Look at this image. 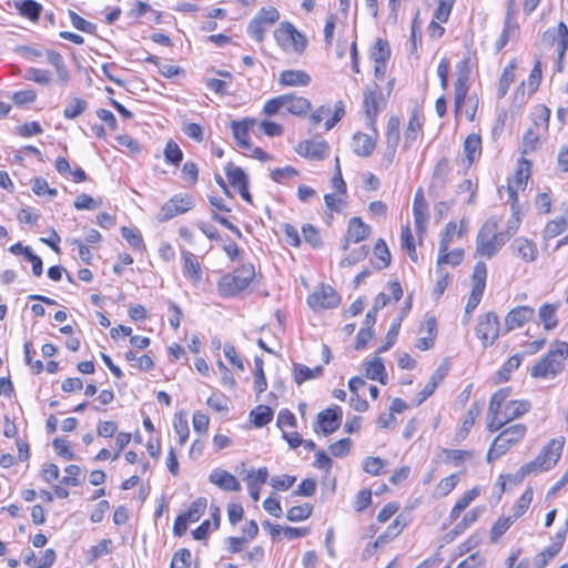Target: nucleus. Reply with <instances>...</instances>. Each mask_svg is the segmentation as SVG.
<instances>
[{
  "label": "nucleus",
  "instance_id": "f257e3e1",
  "mask_svg": "<svg viewBox=\"0 0 568 568\" xmlns=\"http://www.w3.org/2000/svg\"><path fill=\"white\" fill-rule=\"evenodd\" d=\"M510 394L511 387H504L490 397L486 425L488 432L495 433L530 410L531 404L529 400H508Z\"/></svg>",
  "mask_w": 568,
  "mask_h": 568
},
{
  "label": "nucleus",
  "instance_id": "f03ea898",
  "mask_svg": "<svg viewBox=\"0 0 568 568\" xmlns=\"http://www.w3.org/2000/svg\"><path fill=\"white\" fill-rule=\"evenodd\" d=\"M508 236L499 231V221L496 217L488 219L480 227L476 236V256L491 258L506 244Z\"/></svg>",
  "mask_w": 568,
  "mask_h": 568
},
{
  "label": "nucleus",
  "instance_id": "7ed1b4c3",
  "mask_svg": "<svg viewBox=\"0 0 568 568\" xmlns=\"http://www.w3.org/2000/svg\"><path fill=\"white\" fill-rule=\"evenodd\" d=\"M568 358V343L557 342L530 369L531 377L554 379L565 368Z\"/></svg>",
  "mask_w": 568,
  "mask_h": 568
},
{
  "label": "nucleus",
  "instance_id": "20e7f679",
  "mask_svg": "<svg viewBox=\"0 0 568 568\" xmlns=\"http://www.w3.org/2000/svg\"><path fill=\"white\" fill-rule=\"evenodd\" d=\"M527 434V426L524 424H513L503 429L493 440L487 452V463H493L518 445Z\"/></svg>",
  "mask_w": 568,
  "mask_h": 568
},
{
  "label": "nucleus",
  "instance_id": "39448f33",
  "mask_svg": "<svg viewBox=\"0 0 568 568\" xmlns=\"http://www.w3.org/2000/svg\"><path fill=\"white\" fill-rule=\"evenodd\" d=\"M564 445L565 438L561 436L551 439L547 445L542 447L534 460L521 466L520 473L523 476L554 468L561 457Z\"/></svg>",
  "mask_w": 568,
  "mask_h": 568
},
{
  "label": "nucleus",
  "instance_id": "423d86ee",
  "mask_svg": "<svg viewBox=\"0 0 568 568\" xmlns=\"http://www.w3.org/2000/svg\"><path fill=\"white\" fill-rule=\"evenodd\" d=\"M255 277V268L252 264H244L233 273L225 274L217 284L222 296H233L245 290Z\"/></svg>",
  "mask_w": 568,
  "mask_h": 568
},
{
  "label": "nucleus",
  "instance_id": "0eeeda50",
  "mask_svg": "<svg viewBox=\"0 0 568 568\" xmlns=\"http://www.w3.org/2000/svg\"><path fill=\"white\" fill-rule=\"evenodd\" d=\"M550 118V110L546 106H540L537 110L532 125L526 131L523 144L521 153L528 154L536 151L541 143V138L548 131V123Z\"/></svg>",
  "mask_w": 568,
  "mask_h": 568
},
{
  "label": "nucleus",
  "instance_id": "6e6552de",
  "mask_svg": "<svg viewBox=\"0 0 568 568\" xmlns=\"http://www.w3.org/2000/svg\"><path fill=\"white\" fill-rule=\"evenodd\" d=\"M274 38L284 50L294 53L304 52L307 45L306 38L290 22L281 23L274 31Z\"/></svg>",
  "mask_w": 568,
  "mask_h": 568
},
{
  "label": "nucleus",
  "instance_id": "1a4fd4ad",
  "mask_svg": "<svg viewBox=\"0 0 568 568\" xmlns=\"http://www.w3.org/2000/svg\"><path fill=\"white\" fill-rule=\"evenodd\" d=\"M341 296L329 285H320L307 296V305L314 312L332 310L338 306Z\"/></svg>",
  "mask_w": 568,
  "mask_h": 568
},
{
  "label": "nucleus",
  "instance_id": "9d476101",
  "mask_svg": "<svg viewBox=\"0 0 568 568\" xmlns=\"http://www.w3.org/2000/svg\"><path fill=\"white\" fill-rule=\"evenodd\" d=\"M475 332L484 347L493 345L500 333V323L497 314L488 312L480 315Z\"/></svg>",
  "mask_w": 568,
  "mask_h": 568
},
{
  "label": "nucleus",
  "instance_id": "9b49d317",
  "mask_svg": "<svg viewBox=\"0 0 568 568\" xmlns=\"http://www.w3.org/2000/svg\"><path fill=\"white\" fill-rule=\"evenodd\" d=\"M530 162L524 158L518 161L517 170L511 179L508 180L506 186L508 202H513V206L518 203V192L524 191L530 176Z\"/></svg>",
  "mask_w": 568,
  "mask_h": 568
},
{
  "label": "nucleus",
  "instance_id": "f8f14e48",
  "mask_svg": "<svg viewBox=\"0 0 568 568\" xmlns=\"http://www.w3.org/2000/svg\"><path fill=\"white\" fill-rule=\"evenodd\" d=\"M400 121L397 116L389 118L385 132L386 146L381 164L388 169L393 163L400 136Z\"/></svg>",
  "mask_w": 568,
  "mask_h": 568
},
{
  "label": "nucleus",
  "instance_id": "ddd939ff",
  "mask_svg": "<svg viewBox=\"0 0 568 568\" xmlns=\"http://www.w3.org/2000/svg\"><path fill=\"white\" fill-rule=\"evenodd\" d=\"M194 206V200L191 195L176 194L166 201L158 215L159 221L164 222L179 214L190 211Z\"/></svg>",
  "mask_w": 568,
  "mask_h": 568
},
{
  "label": "nucleus",
  "instance_id": "4468645a",
  "mask_svg": "<svg viewBox=\"0 0 568 568\" xmlns=\"http://www.w3.org/2000/svg\"><path fill=\"white\" fill-rule=\"evenodd\" d=\"M181 258L184 276L191 282L193 286H197L203 280V270L199 257L192 252L183 250L181 252Z\"/></svg>",
  "mask_w": 568,
  "mask_h": 568
},
{
  "label": "nucleus",
  "instance_id": "2eb2a0df",
  "mask_svg": "<svg viewBox=\"0 0 568 568\" xmlns=\"http://www.w3.org/2000/svg\"><path fill=\"white\" fill-rule=\"evenodd\" d=\"M371 234L369 225L365 224L359 217H352L348 221V227L342 240V248L348 250L351 243H358L366 240Z\"/></svg>",
  "mask_w": 568,
  "mask_h": 568
},
{
  "label": "nucleus",
  "instance_id": "dca6fc26",
  "mask_svg": "<svg viewBox=\"0 0 568 568\" xmlns=\"http://www.w3.org/2000/svg\"><path fill=\"white\" fill-rule=\"evenodd\" d=\"M378 90H379L378 85L376 84L374 88L367 87L363 93V95H364L363 106H364L365 114L367 118V125L371 129H374L376 118H377L378 113L381 112V110L383 109V102L377 99Z\"/></svg>",
  "mask_w": 568,
  "mask_h": 568
},
{
  "label": "nucleus",
  "instance_id": "f3484780",
  "mask_svg": "<svg viewBox=\"0 0 568 568\" xmlns=\"http://www.w3.org/2000/svg\"><path fill=\"white\" fill-rule=\"evenodd\" d=\"M535 316V310L530 306H517L510 310L505 317V333L520 328Z\"/></svg>",
  "mask_w": 568,
  "mask_h": 568
},
{
  "label": "nucleus",
  "instance_id": "a211bd4d",
  "mask_svg": "<svg viewBox=\"0 0 568 568\" xmlns=\"http://www.w3.org/2000/svg\"><path fill=\"white\" fill-rule=\"evenodd\" d=\"M513 255L526 263L535 262L538 257V248L535 242L526 237H516L509 246Z\"/></svg>",
  "mask_w": 568,
  "mask_h": 568
},
{
  "label": "nucleus",
  "instance_id": "6ab92c4d",
  "mask_svg": "<svg viewBox=\"0 0 568 568\" xmlns=\"http://www.w3.org/2000/svg\"><path fill=\"white\" fill-rule=\"evenodd\" d=\"M413 214L416 231L419 235H422L426 231L428 222V205L422 189H418L415 193L413 202Z\"/></svg>",
  "mask_w": 568,
  "mask_h": 568
},
{
  "label": "nucleus",
  "instance_id": "aec40b11",
  "mask_svg": "<svg viewBox=\"0 0 568 568\" xmlns=\"http://www.w3.org/2000/svg\"><path fill=\"white\" fill-rule=\"evenodd\" d=\"M209 481L224 491H240L241 483L230 471L215 468L209 475Z\"/></svg>",
  "mask_w": 568,
  "mask_h": 568
},
{
  "label": "nucleus",
  "instance_id": "412c9836",
  "mask_svg": "<svg viewBox=\"0 0 568 568\" xmlns=\"http://www.w3.org/2000/svg\"><path fill=\"white\" fill-rule=\"evenodd\" d=\"M372 130L374 131V135H368L362 132H357L353 135L352 150L357 155L369 156L374 152L377 141V131L375 126Z\"/></svg>",
  "mask_w": 568,
  "mask_h": 568
},
{
  "label": "nucleus",
  "instance_id": "4be33fe9",
  "mask_svg": "<svg viewBox=\"0 0 568 568\" xmlns=\"http://www.w3.org/2000/svg\"><path fill=\"white\" fill-rule=\"evenodd\" d=\"M341 418L342 409L335 406L334 408H327L318 414L317 425L322 433L328 435L338 428Z\"/></svg>",
  "mask_w": 568,
  "mask_h": 568
},
{
  "label": "nucleus",
  "instance_id": "5701e85b",
  "mask_svg": "<svg viewBox=\"0 0 568 568\" xmlns=\"http://www.w3.org/2000/svg\"><path fill=\"white\" fill-rule=\"evenodd\" d=\"M255 124L254 119H245L243 121H233L231 124L233 136L237 145L243 150H251L250 129Z\"/></svg>",
  "mask_w": 568,
  "mask_h": 568
},
{
  "label": "nucleus",
  "instance_id": "b1692460",
  "mask_svg": "<svg viewBox=\"0 0 568 568\" xmlns=\"http://www.w3.org/2000/svg\"><path fill=\"white\" fill-rule=\"evenodd\" d=\"M47 61L55 69L58 84L62 88L65 87L70 81L71 74L63 57L57 51L49 50L47 52Z\"/></svg>",
  "mask_w": 568,
  "mask_h": 568
},
{
  "label": "nucleus",
  "instance_id": "393cba45",
  "mask_svg": "<svg viewBox=\"0 0 568 568\" xmlns=\"http://www.w3.org/2000/svg\"><path fill=\"white\" fill-rule=\"evenodd\" d=\"M297 153L313 160H322L327 155L328 145L324 141H305L298 144Z\"/></svg>",
  "mask_w": 568,
  "mask_h": 568
},
{
  "label": "nucleus",
  "instance_id": "a878e982",
  "mask_svg": "<svg viewBox=\"0 0 568 568\" xmlns=\"http://www.w3.org/2000/svg\"><path fill=\"white\" fill-rule=\"evenodd\" d=\"M268 470L266 467H261L257 470H252L246 476L248 494L254 501L260 499V491L262 486L266 483Z\"/></svg>",
  "mask_w": 568,
  "mask_h": 568
},
{
  "label": "nucleus",
  "instance_id": "bb28decb",
  "mask_svg": "<svg viewBox=\"0 0 568 568\" xmlns=\"http://www.w3.org/2000/svg\"><path fill=\"white\" fill-rule=\"evenodd\" d=\"M278 83L283 87H307L311 75L303 70H284L278 75Z\"/></svg>",
  "mask_w": 568,
  "mask_h": 568
},
{
  "label": "nucleus",
  "instance_id": "cd10ccee",
  "mask_svg": "<svg viewBox=\"0 0 568 568\" xmlns=\"http://www.w3.org/2000/svg\"><path fill=\"white\" fill-rule=\"evenodd\" d=\"M376 355L364 363L365 376L372 381H378L381 384L385 385L387 383V373L384 366L382 358Z\"/></svg>",
  "mask_w": 568,
  "mask_h": 568
},
{
  "label": "nucleus",
  "instance_id": "c85d7f7f",
  "mask_svg": "<svg viewBox=\"0 0 568 568\" xmlns=\"http://www.w3.org/2000/svg\"><path fill=\"white\" fill-rule=\"evenodd\" d=\"M466 229H467V222L464 220L460 222L459 226H457V223L455 221L448 222L444 232L440 235L438 251L448 250L449 245L453 241V237L454 236H457L459 239L463 237L464 233L466 232Z\"/></svg>",
  "mask_w": 568,
  "mask_h": 568
},
{
  "label": "nucleus",
  "instance_id": "c756f323",
  "mask_svg": "<svg viewBox=\"0 0 568 568\" xmlns=\"http://www.w3.org/2000/svg\"><path fill=\"white\" fill-rule=\"evenodd\" d=\"M285 99L284 108L294 115H304L311 109V102L304 97L293 94H283Z\"/></svg>",
  "mask_w": 568,
  "mask_h": 568
},
{
  "label": "nucleus",
  "instance_id": "7c9ffc66",
  "mask_svg": "<svg viewBox=\"0 0 568 568\" xmlns=\"http://www.w3.org/2000/svg\"><path fill=\"white\" fill-rule=\"evenodd\" d=\"M559 304H550L545 303L540 306L538 311V316L540 322L542 323V326L546 331H551L557 327L558 325V318H557V311H558Z\"/></svg>",
  "mask_w": 568,
  "mask_h": 568
},
{
  "label": "nucleus",
  "instance_id": "2f4dec72",
  "mask_svg": "<svg viewBox=\"0 0 568 568\" xmlns=\"http://www.w3.org/2000/svg\"><path fill=\"white\" fill-rule=\"evenodd\" d=\"M422 129L419 116L413 112L409 116L405 134H404V149H409L418 139Z\"/></svg>",
  "mask_w": 568,
  "mask_h": 568
},
{
  "label": "nucleus",
  "instance_id": "473e14b6",
  "mask_svg": "<svg viewBox=\"0 0 568 568\" xmlns=\"http://www.w3.org/2000/svg\"><path fill=\"white\" fill-rule=\"evenodd\" d=\"M323 367L316 366L314 368H310L302 364H294L293 376L294 381L297 385H302L306 381L315 379L322 376Z\"/></svg>",
  "mask_w": 568,
  "mask_h": 568
},
{
  "label": "nucleus",
  "instance_id": "72a5a7b5",
  "mask_svg": "<svg viewBox=\"0 0 568 568\" xmlns=\"http://www.w3.org/2000/svg\"><path fill=\"white\" fill-rule=\"evenodd\" d=\"M464 152L469 164L479 159L481 154V138L479 134L471 133L467 135L464 141Z\"/></svg>",
  "mask_w": 568,
  "mask_h": 568
},
{
  "label": "nucleus",
  "instance_id": "f704fd0d",
  "mask_svg": "<svg viewBox=\"0 0 568 568\" xmlns=\"http://www.w3.org/2000/svg\"><path fill=\"white\" fill-rule=\"evenodd\" d=\"M469 91V83L455 81L454 82V109L456 116L460 115L464 102L467 101Z\"/></svg>",
  "mask_w": 568,
  "mask_h": 568
},
{
  "label": "nucleus",
  "instance_id": "c9c22d12",
  "mask_svg": "<svg viewBox=\"0 0 568 568\" xmlns=\"http://www.w3.org/2000/svg\"><path fill=\"white\" fill-rule=\"evenodd\" d=\"M480 412H481V409L477 404H474L469 407V409L467 410V413L464 417L462 427H460L459 432L457 433L458 439H464L467 437V435L469 434L471 427L474 426L477 417L480 415Z\"/></svg>",
  "mask_w": 568,
  "mask_h": 568
},
{
  "label": "nucleus",
  "instance_id": "e433bc0d",
  "mask_svg": "<svg viewBox=\"0 0 568 568\" xmlns=\"http://www.w3.org/2000/svg\"><path fill=\"white\" fill-rule=\"evenodd\" d=\"M390 57L389 44L386 40L377 39L372 47L369 58L374 63H387Z\"/></svg>",
  "mask_w": 568,
  "mask_h": 568
},
{
  "label": "nucleus",
  "instance_id": "4c0bfd02",
  "mask_svg": "<svg viewBox=\"0 0 568 568\" xmlns=\"http://www.w3.org/2000/svg\"><path fill=\"white\" fill-rule=\"evenodd\" d=\"M464 258V251L463 250H454V251H439L438 258H437V272L442 271L443 264H449L452 266H457L462 263Z\"/></svg>",
  "mask_w": 568,
  "mask_h": 568
},
{
  "label": "nucleus",
  "instance_id": "58836bf2",
  "mask_svg": "<svg viewBox=\"0 0 568 568\" xmlns=\"http://www.w3.org/2000/svg\"><path fill=\"white\" fill-rule=\"evenodd\" d=\"M518 31V24L515 20H513L509 16L506 18L503 31L496 41V50L500 51L508 43L510 37L515 36Z\"/></svg>",
  "mask_w": 568,
  "mask_h": 568
},
{
  "label": "nucleus",
  "instance_id": "ea45409f",
  "mask_svg": "<svg viewBox=\"0 0 568 568\" xmlns=\"http://www.w3.org/2000/svg\"><path fill=\"white\" fill-rule=\"evenodd\" d=\"M568 229V220L565 217H558L549 221L544 230V240H551L559 234L564 233Z\"/></svg>",
  "mask_w": 568,
  "mask_h": 568
},
{
  "label": "nucleus",
  "instance_id": "a19ab883",
  "mask_svg": "<svg viewBox=\"0 0 568 568\" xmlns=\"http://www.w3.org/2000/svg\"><path fill=\"white\" fill-rule=\"evenodd\" d=\"M225 174L229 180V183L234 187L239 189L244 184H248L247 176L245 172L233 164H227L225 168Z\"/></svg>",
  "mask_w": 568,
  "mask_h": 568
},
{
  "label": "nucleus",
  "instance_id": "79ce46f5",
  "mask_svg": "<svg viewBox=\"0 0 568 568\" xmlns=\"http://www.w3.org/2000/svg\"><path fill=\"white\" fill-rule=\"evenodd\" d=\"M516 63L510 62L503 71L498 85V98L506 95L510 84L515 81Z\"/></svg>",
  "mask_w": 568,
  "mask_h": 568
},
{
  "label": "nucleus",
  "instance_id": "37998d69",
  "mask_svg": "<svg viewBox=\"0 0 568 568\" xmlns=\"http://www.w3.org/2000/svg\"><path fill=\"white\" fill-rule=\"evenodd\" d=\"M207 507V500L204 497H200L196 500H194L189 510L183 513L182 515L185 517V519L190 523L197 521L201 516L204 514L205 509Z\"/></svg>",
  "mask_w": 568,
  "mask_h": 568
},
{
  "label": "nucleus",
  "instance_id": "c03bdc74",
  "mask_svg": "<svg viewBox=\"0 0 568 568\" xmlns=\"http://www.w3.org/2000/svg\"><path fill=\"white\" fill-rule=\"evenodd\" d=\"M121 234H122L123 239L134 250L140 251V252L145 250V245H144L142 235L136 229L123 226V227H121Z\"/></svg>",
  "mask_w": 568,
  "mask_h": 568
},
{
  "label": "nucleus",
  "instance_id": "a18cd8bd",
  "mask_svg": "<svg viewBox=\"0 0 568 568\" xmlns=\"http://www.w3.org/2000/svg\"><path fill=\"white\" fill-rule=\"evenodd\" d=\"M19 13L31 21H37L40 17L42 7L33 0H24L17 6Z\"/></svg>",
  "mask_w": 568,
  "mask_h": 568
},
{
  "label": "nucleus",
  "instance_id": "49530a36",
  "mask_svg": "<svg viewBox=\"0 0 568 568\" xmlns=\"http://www.w3.org/2000/svg\"><path fill=\"white\" fill-rule=\"evenodd\" d=\"M402 247L407 251V254L412 262L416 263L418 260L416 247L414 244V237L408 225L403 226L400 234Z\"/></svg>",
  "mask_w": 568,
  "mask_h": 568
},
{
  "label": "nucleus",
  "instance_id": "de8ad7c7",
  "mask_svg": "<svg viewBox=\"0 0 568 568\" xmlns=\"http://www.w3.org/2000/svg\"><path fill=\"white\" fill-rule=\"evenodd\" d=\"M253 423L257 427L267 425L273 418V410L268 406L260 405L251 412Z\"/></svg>",
  "mask_w": 568,
  "mask_h": 568
},
{
  "label": "nucleus",
  "instance_id": "09e8293b",
  "mask_svg": "<svg viewBox=\"0 0 568 568\" xmlns=\"http://www.w3.org/2000/svg\"><path fill=\"white\" fill-rule=\"evenodd\" d=\"M313 507L310 504H303L300 506H293L287 509L286 518L290 521H302L311 517Z\"/></svg>",
  "mask_w": 568,
  "mask_h": 568
},
{
  "label": "nucleus",
  "instance_id": "8fccbe9b",
  "mask_svg": "<svg viewBox=\"0 0 568 568\" xmlns=\"http://www.w3.org/2000/svg\"><path fill=\"white\" fill-rule=\"evenodd\" d=\"M487 278V267L484 262L476 263L471 276L473 287L474 290L485 291Z\"/></svg>",
  "mask_w": 568,
  "mask_h": 568
},
{
  "label": "nucleus",
  "instance_id": "3c124183",
  "mask_svg": "<svg viewBox=\"0 0 568 568\" xmlns=\"http://www.w3.org/2000/svg\"><path fill=\"white\" fill-rule=\"evenodd\" d=\"M558 36H559V41L557 43V53H558V59H559L558 71H561V69H562L561 61H562V58L568 49V28L564 22H560L558 26Z\"/></svg>",
  "mask_w": 568,
  "mask_h": 568
},
{
  "label": "nucleus",
  "instance_id": "603ef678",
  "mask_svg": "<svg viewBox=\"0 0 568 568\" xmlns=\"http://www.w3.org/2000/svg\"><path fill=\"white\" fill-rule=\"evenodd\" d=\"M24 78L29 81L43 85H49L52 82V74L50 71L37 68H29Z\"/></svg>",
  "mask_w": 568,
  "mask_h": 568
},
{
  "label": "nucleus",
  "instance_id": "864d4df0",
  "mask_svg": "<svg viewBox=\"0 0 568 568\" xmlns=\"http://www.w3.org/2000/svg\"><path fill=\"white\" fill-rule=\"evenodd\" d=\"M521 361H523V356L520 354L510 356L505 362L501 369L498 372L499 381H503V382L508 381L510 377V374L520 366Z\"/></svg>",
  "mask_w": 568,
  "mask_h": 568
},
{
  "label": "nucleus",
  "instance_id": "5fc2aeb1",
  "mask_svg": "<svg viewBox=\"0 0 568 568\" xmlns=\"http://www.w3.org/2000/svg\"><path fill=\"white\" fill-rule=\"evenodd\" d=\"M532 496H534L532 489L527 488L523 493V495L519 497L516 505L514 506V514L511 516L515 520L518 519L519 517H521L526 513L529 505L531 504Z\"/></svg>",
  "mask_w": 568,
  "mask_h": 568
},
{
  "label": "nucleus",
  "instance_id": "6e6d98bb",
  "mask_svg": "<svg viewBox=\"0 0 568 568\" xmlns=\"http://www.w3.org/2000/svg\"><path fill=\"white\" fill-rule=\"evenodd\" d=\"M87 105V101L79 98H73L65 106L63 115L69 120L75 119L85 111Z\"/></svg>",
  "mask_w": 568,
  "mask_h": 568
},
{
  "label": "nucleus",
  "instance_id": "4d7b16f0",
  "mask_svg": "<svg viewBox=\"0 0 568 568\" xmlns=\"http://www.w3.org/2000/svg\"><path fill=\"white\" fill-rule=\"evenodd\" d=\"M254 387L257 394L263 393L267 388L266 377L263 371V359L255 357Z\"/></svg>",
  "mask_w": 568,
  "mask_h": 568
},
{
  "label": "nucleus",
  "instance_id": "13d9d810",
  "mask_svg": "<svg viewBox=\"0 0 568 568\" xmlns=\"http://www.w3.org/2000/svg\"><path fill=\"white\" fill-rule=\"evenodd\" d=\"M375 256L378 260V268H385L390 262V253L384 240H377L374 247Z\"/></svg>",
  "mask_w": 568,
  "mask_h": 568
},
{
  "label": "nucleus",
  "instance_id": "bf43d9fd",
  "mask_svg": "<svg viewBox=\"0 0 568 568\" xmlns=\"http://www.w3.org/2000/svg\"><path fill=\"white\" fill-rule=\"evenodd\" d=\"M443 454L445 455V459L453 463L455 466H459L473 456L471 452L463 449H443Z\"/></svg>",
  "mask_w": 568,
  "mask_h": 568
},
{
  "label": "nucleus",
  "instance_id": "052dcab7",
  "mask_svg": "<svg viewBox=\"0 0 568 568\" xmlns=\"http://www.w3.org/2000/svg\"><path fill=\"white\" fill-rule=\"evenodd\" d=\"M102 205V201L92 197L89 194L82 193L77 196L74 207L77 210H97Z\"/></svg>",
  "mask_w": 568,
  "mask_h": 568
},
{
  "label": "nucleus",
  "instance_id": "680f3d73",
  "mask_svg": "<svg viewBox=\"0 0 568 568\" xmlns=\"http://www.w3.org/2000/svg\"><path fill=\"white\" fill-rule=\"evenodd\" d=\"M191 551L186 548L179 549L172 558L170 568H190L191 566Z\"/></svg>",
  "mask_w": 568,
  "mask_h": 568
},
{
  "label": "nucleus",
  "instance_id": "e2e57ef3",
  "mask_svg": "<svg viewBox=\"0 0 568 568\" xmlns=\"http://www.w3.org/2000/svg\"><path fill=\"white\" fill-rule=\"evenodd\" d=\"M268 26L254 17L247 27L248 34L257 42L263 41L266 28Z\"/></svg>",
  "mask_w": 568,
  "mask_h": 568
},
{
  "label": "nucleus",
  "instance_id": "0e129e2a",
  "mask_svg": "<svg viewBox=\"0 0 568 568\" xmlns=\"http://www.w3.org/2000/svg\"><path fill=\"white\" fill-rule=\"evenodd\" d=\"M400 327V318L392 324L389 327L384 344L377 349V354L388 351L396 342Z\"/></svg>",
  "mask_w": 568,
  "mask_h": 568
},
{
  "label": "nucleus",
  "instance_id": "69168bd1",
  "mask_svg": "<svg viewBox=\"0 0 568 568\" xmlns=\"http://www.w3.org/2000/svg\"><path fill=\"white\" fill-rule=\"evenodd\" d=\"M458 484V477L452 474L443 478L436 486V494L440 497L447 496Z\"/></svg>",
  "mask_w": 568,
  "mask_h": 568
},
{
  "label": "nucleus",
  "instance_id": "338daca9",
  "mask_svg": "<svg viewBox=\"0 0 568 568\" xmlns=\"http://www.w3.org/2000/svg\"><path fill=\"white\" fill-rule=\"evenodd\" d=\"M164 156L168 162L178 165L183 159V153L175 142L170 141L164 149Z\"/></svg>",
  "mask_w": 568,
  "mask_h": 568
},
{
  "label": "nucleus",
  "instance_id": "774afa93",
  "mask_svg": "<svg viewBox=\"0 0 568 568\" xmlns=\"http://www.w3.org/2000/svg\"><path fill=\"white\" fill-rule=\"evenodd\" d=\"M385 464L379 457H366L363 462V469L369 475L377 476L382 473Z\"/></svg>",
  "mask_w": 568,
  "mask_h": 568
}]
</instances>
